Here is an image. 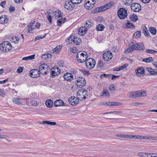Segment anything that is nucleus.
<instances>
[{
	"label": "nucleus",
	"mask_w": 157,
	"mask_h": 157,
	"mask_svg": "<svg viewBox=\"0 0 157 157\" xmlns=\"http://www.w3.org/2000/svg\"><path fill=\"white\" fill-rule=\"evenodd\" d=\"M95 60L91 58L87 59L86 61V65L87 68L91 69L94 67L95 65Z\"/></svg>",
	"instance_id": "6"
},
{
	"label": "nucleus",
	"mask_w": 157,
	"mask_h": 157,
	"mask_svg": "<svg viewBox=\"0 0 157 157\" xmlns=\"http://www.w3.org/2000/svg\"><path fill=\"white\" fill-rule=\"evenodd\" d=\"M103 57L105 61H108L112 58V53L110 51L106 52L103 54Z\"/></svg>",
	"instance_id": "10"
},
{
	"label": "nucleus",
	"mask_w": 157,
	"mask_h": 157,
	"mask_svg": "<svg viewBox=\"0 0 157 157\" xmlns=\"http://www.w3.org/2000/svg\"><path fill=\"white\" fill-rule=\"evenodd\" d=\"M136 50H143L145 49L144 44L142 42L137 43L136 44Z\"/></svg>",
	"instance_id": "16"
},
{
	"label": "nucleus",
	"mask_w": 157,
	"mask_h": 157,
	"mask_svg": "<svg viewBox=\"0 0 157 157\" xmlns=\"http://www.w3.org/2000/svg\"><path fill=\"white\" fill-rule=\"evenodd\" d=\"M108 77L109 78H110L111 75H110L106 74H102L100 75L101 78H103L104 77Z\"/></svg>",
	"instance_id": "52"
},
{
	"label": "nucleus",
	"mask_w": 157,
	"mask_h": 157,
	"mask_svg": "<svg viewBox=\"0 0 157 157\" xmlns=\"http://www.w3.org/2000/svg\"><path fill=\"white\" fill-rule=\"evenodd\" d=\"M138 155L139 156H140L143 157H147L149 155L148 153H138Z\"/></svg>",
	"instance_id": "44"
},
{
	"label": "nucleus",
	"mask_w": 157,
	"mask_h": 157,
	"mask_svg": "<svg viewBox=\"0 0 157 157\" xmlns=\"http://www.w3.org/2000/svg\"><path fill=\"white\" fill-rule=\"evenodd\" d=\"M104 64L103 63V62L102 61H101L99 62V65L98 66L100 68H102V67H103V65Z\"/></svg>",
	"instance_id": "56"
},
{
	"label": "nucleus",
	"mask_w": 157,
	"mask_h": 157,
	"mask_svg": "<svg viewBox=\"0 0 157 157\" xmlns=\"http://www.w3.org/2000/svg\"><path fill=\"white\" fill-rule=\"evenodd\" d=\"M127 11V10L124 8H120L117 11L119 17L121 19L126 18L128 15Z\"/></svg>",
	"instance_id": "4"
},
{
	"label": "nucleus",
	"mask_w": 157,
	"mask_h": 157,
	"mask_svg": "<svg viewBox=\"0 0 157 157\" xmlns=\"http://www.w3.org/2000/svg\"><path fill=\"white\" fill-rule=\"evenodd\" d=\"M8 21V19H6V16H4L0 17V23L1 24L7 23Z\"/></svg>",
	"instance_id": "27"
},
{
	"label": "nucleus",
	"mask_w": 157,
	"mask_h": 157,
	"mask_svg": "<svg viewBox=\"0 0 157 157\" xmlns=\"http://www.w3.org/2000/svg\"><path fill=\"white\" fill-rule=\"evenodd\" d=\"M65 20L66 19L65 18L58 20L57 21V25L59 26L62 23H64L65 21Z\"/></svg>",
	"instance_id": "42"
},
{
	"label": "nucleus",
	"mask_w": 157,
	"mask_h": 157,
	"mask_svg": "<svg viewBox=\"0 0 157 157\" xmlns=\"http://www.w3.org/2000/svg\"><path fill=\"white\" fill-rule=\"evenodd\" d=\"M136 44H134L132 46H131L129 48H128V49H126L125 51V53H129L132 51H133L134 49L135 50H136Z\"/></svg>",
	"instance_id": "20"
},
{
	"label": "nucleus",
	"mask_w": 157,
	"mask_h": 157,
	"mask_svg": "<svg viewBox=\"0 0 157 157\" xmlns=\"http://www.w3.org/2000/svg\"><path fill=\"white\" fill-rule=\"evenodd\" d=\"M45 104L47 107L51 108L53 105V103L52 100L48 99L46 101Z\"/></svg>",
	"instance_id": "29"
},
{
	"label": "nucleus",
	"mask_w": 157,
	"mask_h": 157,
	"mask_svg": "<svg viewBox=\"0 0 157 157\" xmlns=\"http://www.w3.org/2000/svg\"><path fill=\"white\" fill-rule=\"evenodd\" d=\"M137 94H138V98L141 97L145 96L147 95L146 92L144 91H143V90L137 91Z\"/></svg>",
	"instance_id": "28"
},
{
	"label": "nucleus",
	"mask_w": 157,
	"mask_h": 157,
	"mask_svg": "<svg viewBox=\"0 0 157 157\" xmlns=\"http://www.w3.org/2000/svg\"><path fill=\"white\" fill-rule=\"evenodd\" d=\"M146 52L147 53H151V54L154 53H155V52H157V51H155L153 50L150 49L146 50Z\"/></svg>",
	"instance_id": "48"
},
{
	"label": "nucleus",
	"mask_w": 157,
	"mask_h": 157,
	"mask_svg": "<svg viewBox=\"0 0 157 157\" xmlns=\"http://www.w3.org/2000/svg\"><path fill=\"white\" fill-rule=\"evenodd\" d=\"M126 25L128 28H133L135 27V26L130 23L129 21H128L127 23H126Z\"/></svg>",
	"instance_id": "40"
},
{
	"label": "nucleus",
	"mask_w": 157,
	"mask_h": 157,
	"mask_svg": "<svg viewBox=\"0 0 157 157\" xmlns=\"http://www.w3.org/2000/svg\"><path fill=\"white\" fill-rule=\"evenodd\" d=\"M109 95V93L106 89H104L102 91V93L101 95V96L108 97Z\"/></svg>",
	"instance_id": "31"
},
{
	"label": "nucleus",
	"mask_w": 157,
	"mask_h": 157,
	"mask_svg": "<svg viewBox=\"0 0 157 157\" xmlns=\"http://www.w3.org/2000/svg\"><path fill=\"white\" fill-rule=\"evenodd\" d=\"M141 31L139 30L135 32L134 35H136V36H138L137 37H138L139 36H140L141 35Z\"/></svg>",
	"instance_id": "54"
},
{
	"label": "nucleus",
	"mask_w": 157,
	"mask_h": 157,
	"mask_svg": "<svg viewBox=\"0 0 157 157\" xmlns=\"http://www.w3.org/2000/svg\"><path fill=\"white\" fill-rule=\"evenodd\" d=\"M48 19V20L49 22L50 23L52 22V17L49 14H48L47 16Z\"/></svg>",
	"instance_id": "59"
},
{
	"label": "nucleus",
	"mask_w": 157,
	"mask_h": 157,
	"mask_svg": "<svg viewBox=\"0 0 157 157\" xmlns=\"http://www.w3.org/2000/svg\"><path fill=\"white\" fill-rule=\"evenodd\" d=\"M91 20H88L85 22V25L84 26L86 28H90L91 27L92 22H91Z\"/></svg>",
	"instance_id": "30"
},
{
	"label": "nucleus",
	"mask_w": 157,
	"mask_h": 157,
	"mask_svg": "<svg viewBox=\"0 0 157 157\" xmlns=\"http://www.w3.org/2000/svg\"><path fill=\"white\" fill-rule=\"evenodd\" d=\"M147 69L148 72H150L151 74L155 75V70H154L151 68H147Z\"/></svg>",
	"instance_id": "43"
},
{
	"label": "nucleus",
	"mask_w": 157,
	"mask_h": 157,
	"mask_svg": "<svg viewBox=\"0 0 157 157\" xmlns=\"http://www.w3.org/2000/svg\"><path fill=\"white\" fill-rule=\"evenodd\" d=\"M142 32L146 36H147L149 34L147 28L145 26H144L143 28Z\"/></svg>",
	"instance_id": "35"
},
{
	"label": "nucleus",
	"mask_w": 157,
	"mask_h": 157,
	"mask_svg": "<svg viewBox=\"0 0 157 157\" xmlns=\"http://www.w3.org/2000/svg\"><path fill=\"white\" fill-rule=\"evenodd\" d=\"M152 136H144V139H149V140H152Z\"/></svg>",
	"instance_id": "60"
},
{
	"label": "nucleus",
	"mask_w": 157,
	"mask_h": 157,
	"mask_svg": "<svg viewBox=\"0 0 157 157\" xmlns=\"http://www.w3.org/2000/svg\"><path fill=\"white\" fill-rule=\"evenodd\" d=\"M142 61L143 62L150 63L152 62L153 61V59L152 58L149 57L147 58H144L143 59Z\"/></svg>",
	"instance_id": "38"
},
{
	"label": "nucleus",
	"mask_w": 157,
	"mask_h": 157,
	"mask_svg": "<svg viewBox=\"0 0 157 157\" xmlns=\"http://www.w3.org/2000/svg\"><path fill=\"white\" fill-rule=\"evenodd\" d=\"M53 14H55V18L56 19L60 18L61 17H62V13L59 10H57L56 11H55V13H54Z\"/></svg>",
	"instance_id": "21"
},
{
	"label": "nucleus",
	"mask_w": 157,
	"mask_h": 157,
	"mask_svg": "<svg viewBox=\"0 0 157 157\" xmlns=\"http://www.w3.org/2000/svg\"><path fill=\"white\" fill-rule=\"evenodd\" d=\"M121 113V111H111V112L105 113L104 114H109V113H114L115 114H120Z\"/></svg>",
	"instance_id": "51"
},
{
	"label": "nucleus",
	"mask_w": 157,
	"mask_h": 157,
	"mask_svg": "<svg viewBox=\"0 0 157 157\" xmlns=\"http://www.w3.org/2000/svg\"><path fill=\"white\" fill-rule=\"evenodd\" d=\"M64 79L67 81L71 82L73 79V76L71 73L67 72L63 76Z\"/></svg>",
	"instance_id": "14"
},
{
	"label": "nucleus",
	"mask_w": 157,
	"mask_h": 157,
	"mask_svg": "<svg viewBox=\"0 0 157 157\" xmlns=\"http://www.w3.org/2000/svg\"><path fill=\"white\" fill-rule=\"evenodd\" d=\"M137 91H135L131 92L129 93V97L132 98H138Z\"/></svg>",
	"instance_id": "24"
},
{
	"label": "nucleus",
	"mask_w": 157,
	"mask_h": 157,
	"mask_svg": "<svg viewBox=\"0 0 157 157\" xmlns=\"http://www.w3.org/2000/svg\"><path fill=\"white\" fill-rule=\"evenodd\" d=\"M52 55L50 54H46L43 55L42 56V58L45 59H46L48 58H51Z\"/></svg>",
	"instance_id": "37"
},
{
	"label": "nucleus",
	"mask_w": 157,
	"mask_h": 157,
	"mask_svg": "<svg viewBox=\"0 0 157 157\" xmlns=\"http://www.w3.org/2000/svg\"><path fill=\"white\" fill-rule=\"evenodd\" d=\"M39 102L37 101H36L34 100H32L30 101V104L32 106H36L38 104Z\"/></svg>",
	"instance_id": "45"
},
{
	"label": "nucleus",
	"mask_w": 157,
	"mask_h": 157,
	"mask_svg": "<svg viewBox=\"0 0 157 157\" xmlns=\"http://www.w3.org/2000/svg\"><path fill=\"white\" fill-rule=\"evenodd\" d=\"M88 30L87 28L85 26L82 27L78 30V33L80 35H84L86 33V32Z\"/></svg>",
	"instance_id": "17"
},
{
	"label": "nucleus",
	"mask_w": 157,
	"mask_h": 157,
	"mask_svg": "<svg viewBox=\"0 0 157 157\" xmlns=\"http://www.w3.org/2000/svg\"><path fill=\"white\" fill-rule=\"evenodd\" d=\"M113 6V2H109L106 4L105 6H102L101 7L103 11L111 8Z\"/></svg>",
	"instance_id": "19"
},
{
	"label": "nucleus",
	"mask_w": 157,
	"mask_h": 157,
	"mask_svg": "<svg viewBox=\"0 0 157 157\" xmlns=\"http://www.w3.org/2000/svg\"><path fill=\"white\" fill-rule=\"evenodd\" d=\"M23 70V69L22 67H19L17 69V72L18 73H20Z\"/></svg>",
	"instance_id": "63"
},
{
	"label": "nucleus",
	"mask_w": 157,
	"mask_h": 157,
	"mask_svg": "<svg viewBox=\"0 0 157 157\" xmlns=\"http://www.w3.org/2000/svg\"><path fill=\"white\" fill-rule=\"evenodd\" d=\"M5 95V91L2 89H0V96L3 98Z\"/></svg>",
	"instance_id": "49"
},
{
	"label": "nucleus",
	"mask_w": 157,
	"mask_h": 157,
	"mask_svg": "<svg viewBox=\"0 0 157 157\" xmlns=\"http://www.w3.org/2000/svg\"><path fill=\"white\" fill-rule=\"evenodd\" d=\"M144 69L142 67L137 68L135 71V72L136 75H138L139 74H143L144 73Z\"/></svg>",
	"instance_id": "22"
},
{
	"label": "nucleus",
	"mask_w": 157,
	"mask_h": 157,
	"mask_svg": "<svg viewBox=\"0 0 157 157\" xmlns=\"http://www.w3.org/2000/svg\"><path fill=\"white\" fill-rule=\"evenodd\" d=\"M87 53L86 52H78L76 56V58L78 61L80 63H82L86 61L87 59Z\"/></svg>",
	"instance_id": "2"
},
{
	"label": "nucleus",
	"mask_w": 157,
	"mask_h": 157,
	"mask_svg": "<svg viewBox=\"0 0 157 157\" xmlns=\"http://www.w3.org/2000/svg\"><path fill=\"white\" fill-rule=\"evenodd\" d=\"M106 104L107 105H108L115 106L121 105L122 104V103L118 102L109 101L107 102H106Z\"/></svg>",
	"instance_id": "23"
},
{
	"label": "nucleus",
	"mask_w": 157,
	"mask_h": 157,
	"mask_svg": "<svg viewBox=\"0 0 157 157\" xmlns=\"http://www.w3.org/2000/svg\"><path fill=\"white\" fill-rule=\"evenodd\" d=\"M49 66L46 63L42 64L39 67V73L43 75L47 74L50 71Z\"/></svg>",
	"instance_id": "5"
},
{
	"label": "nucleus",
	"mask_w": 157,
	"mask_h": 157,
	"mask_svg": "<svg viewBox=\"0 0 157 157\" xmlns=\"http://www.w3.org/2000/svg\"><path fill=\"white\" fill-rule=\"evenodd\" d=\"M35 22V21H32L31 22H30L28 25V26L29 27H31L33 26Z\"/></svg>",
	"instance_id": "62"
},
{
	"label": "nucleus",
	"mask_w": 157,
	"mask_h": 157,
	"mask_svg": "<svg viewBox=\"0 0 157 157\" xmlns=\"http://www.w3.org/2000/svg\"><path fill=\"white\" fill-rule=\"evenodd\" d=\"M109 91L112 92L113 91L115 90V89L113 86L110 85L109 87Z\"/></svg>",
	"instance_id": "58"
},
{
	"label": "nucleus",
	"mask_w": 157,
	"mask_h": 157,
	"mask_svg": "<svg viewBox=\"0 0 157 157\" xmlns=\"http://www.w3.org/2000/svg\"><path fill=\"white\" fill-rule=\"evenodd\" d=\"M62 47L60 45L57 46L56 48L53 49V52L54 53L55 52V53H58V52H59L61 49Z\"/></svg>",
	"instance_id": "34"
},
{
	"label": "nucleus",
	"mask_w": 157,
	"mask_h": 157,
	"mask_svg": "<svg viewBox=\"0 0 157 157\" xmlns=\"http://www.w3.org/2000/svg\"><path fill=\"white\" fill-rule=\"evenodd\" d=\"M105 26L101 24L97 25L96 27L97 30L98 31H102L104 29Z\"/></svg>",
	"instance_id": "33"
},
{
	"label": "nucleus",
	"mask_w": 157,
	"mask_h": 157,
	"mask_svg": "<svg viewBox=\"0 0 157 157\" xmlns=\"http://www.w3.org/2000/svg\"><path fill=\"white\" fill-rule=\"evenodd\" d=\"M6 4V2L5 1H4V2H1L0 5H1V6L2 7L4 8Z\"/></svg>",
	"instance_id": "64"
},
{
	"label": "nucleus",
	"mask_w": 157,
	"mask_h": 157,
	"mask_svg": "<svg viewBox=\"0 0 157 157\" xmlns=\"http://www.w3.org/2000/svg\"><path fill=\"white\" fill-rule=\"evenodd\" d=\"M82 73L83 74L85 75L87 74V75H88L90 74L89 71H87L86 70H84L82 71Z\"/></svg>",
	"instance_id": "61"
},
{
	"label": "nucleus",
	"mask_w": 157,
	"mask_h": 157,
	"mask_svg": "<svg viewBox=\"0 0 157 157\" xmlns=\"http://www.w3.org/2000/svg\"><path fill=\"white\" fill-rule=\"evenodd\" d=\"M117 137H120L121 138H128V135H123L120 134H117L116 135Z\"/></svg>",
	"instance_id": "46"
},
{
	"label": "nucleus",
	"mask_w": 157,
	"mask_h": 157,
	"mask_svg": "<svg viewBox=\"0 0 157 157\" xmlns=\"http://www.w3.org/2000/svg\"><path fill=\"white\" fill-rule=\"evenodd\" d=\"M29 75L31 77L35 78L39 76L40 74L39 71L36 69H33L30 71Z\"/></svg>",
	"instance_id": "13"
},
{
	"label": "nucleus",
	"mask_w": 157,
	"mask_h": 157,
	"mask_svg": "<svg viewBox=\"0 0 157 157\" xmlns=\"http://www.w3.org/2000/svg\"><path fill=\"white\" fill-rule=\"evenodd\" d=\"M82 0H72L71 2L74 5V4H79L81 2Z\"/></svg>",
	"instance_id": "50"
},
{
	"label": "nucleus",
	"mask_w": 157,
	"mask_h": 157,
	"mask_svg": "<svg viewBox=\"0 0 157 157\" xmlns=\"http://www.w3.org/2000/svg\"><path fill=\"white\" fill-rule=\"evenodd\" d=\"M102 10V8L101 7L99 8H96V9L92 10V13H97L99 12H101L103 11Z\"/></svg>",
	"instance_id": "32"
},
{
	"label": "nucleus",
	"mask_w": 157,
	"mask_h": 157,
	"mask_svg": "<svg viewBox=\"0 0 157 157\" xmlns=\"http://www.w3.org/2000/svg\"><path fill=\"white\" fill-rule=\"evenodd\" d=\"M46 36V35L45 34L43 37H41V36L40 37V36H37L35 38V41H37L38 40H40V39H42L45 37Z\"/></svg>",
	"instance_id": "53"
},
{
	"label": "nucleus",
	"mask_w": 157,
	"mask_h": 157,
	"mask_svg": "<svg viewBox=\"0 0 157 157\" xmlns=\"http://www.w3.org/2000/svg\"><path fill=\"white\" fill-rule=\"evenodd\" d=\"M75 7V5L71 1H66L64 5V7L67 10H71Z\"/></svg>",
	"instance_id": "12"
},
{
	"label": "nucleus",
	"mask_w": 157,
	"mask_h": 157,
	"mask_svg": "<svg viewBox=\"0 0 157 157\" xmlns=\"http://www.w3.org/2000/svg\"><path fill=\"white\" fill-rule=\"evenodd\" d=\"M50 70L52 77L59 75L60 73V69L57 67H54Z\"/></svg>",
	"instance_id": "11"
},
{
	"label": "nucleus",
	"mask_w": 157,
	"mask_h": 157,
	"mask_svg": "<svg viewBox=\"0 0 157 157\" xmlns=\"http://www.w3.org/2000/svg\"><path fill=\"white\" fill-rule=\"evenodd\" d=\"M68 101L70 104L73 105H76L79 102V101L77 98L75 100L68 99Z\"/></svg>",
	"instance_id": "25"
},
{
	"label": "nucleus",
	"mask_w": 157,
	"mask_h": 157,
	"mask_svg": "<svg viewBox=\"0 0 157 157\" xmlns=\"http://www.w3.org/2000/svg\"><path fill=\"white\" fill-rule=\"evenodd\" d=\"M128 66V65L127 64H123L119 67L120 69V70L123 69L125 68V67H127Z\"/></svg>",
	"instance_id": "55"
},
{
	"label": "nucleus",
	"mask_w": 157,
	"mask_h": 157,
	"mask_svg": "<svg viewBox=\"0 0 157 157\" xmlns=\"http://www.w3.org/2000/svg\"><path fill=\"white\" fill-rule=\"evenodd\" d=\"M13 102L16 104L19 105L21 104V102L19 98H13Z\"/></svg>",
	"instance_id": "36"
},
{
	"label": "nucleus",
	"mask_w": 157,
	"mask_h": 157,
	"mask_svg": "<svg viewBox=\"0 0 157 157\" xmlns=\"http://www.w3.org/2000/svg\"><path fill=\"white\" fill-rule=\"evenodd\" d=\"M11 48V45L8 41H4L0 44V50L1 51L8 52Z\"/></svg>",
	"instance_id": "3"
},
{
	"label": "nucleus",
	"mask_w": 157,
	"mask_h": 157,
	"mask_svg": "<svg viewBox=\"0 0 157 157\" xmlns=\"http://www.w3.org/2000/svg\"><path fill=\"white\" fill-rule=\"evenodd\" d=\"M64 105V102L60 99H59L55 101L54 103V105L56 107L63 106Z\"/></svg>",
	"instance_id": "18"
},
{
	"label": "nucleus",
	"mask_w": 157,
	"mask_h": 157,
	"mask_svg": "<svg viewBox=\"0 0 157 157\" xmlns=\"http://www.w3.org/2000/svg\"><path fill=\"white\" fill-rule=\"evenodd\" d=\"M45 124H50L51 125H55L56 124V123L55 122H52L49 121H45Z\"/></svg>",
	"instance_id": "47"
},
{
	"label": "nucleus",
	"mask_w": 157,
	"mask_h": 157,
	"mask_svg": "<svg viewBox=\"0 0 157 157\" xmlns=\"http://www.w3.org/2000/svg\"><path fill=\"white\" fill-rule=\"evenodd\" d=\"M95 0H86L84 7L87 10H90L93 7L95 4Z\"/></svg>",
	"instance_id": "7"
},
{
	"label": "nucleus",
	"mask_w": 157,
	"mask_h": 157,
	"mask_svg": "<svg viewBox=\"0 0 157 157\" xmlns=\"http://www.w3.org/2000/svg\"><path fill=\"white\" fill-rule=\"evenodd\" d=\"M76 84L79 87L82 88L85 86L86 83L85 78L82 77H79L76 78Z\"/></svg>",
	"instance_id": "8"
},
{
	"label": "nucleus",
	"mask_w": 157,
	"mask_h": 157,
	"mask_svg": "<svg viewBox=\"0 0 157 157\" xmlns=\"http://www.w3.org/2000/svg\"><path fill=\"white\" fill-rule=\"evenodd\" d=\"M131 8L134 12H138L141 10V7L140 4L135 3L131 4Z\"/></svg>",
	"instance_id": "9"
},
{
	"label": "nucleus",
	"mask_w": 157,
	"mask_h": 157,
	"mask_svg": "<svg viewBox=\"0 0 157 157\" xmlns=\"http://www.w3.org/2000/svg\"><path fill=\"white\" fill-rule=\"evenodd\" d=\"M129 19L131 21L136 22L138 20V17L136 14H133L130 15Z\"/></svg>",
	"instance_id": "26"
},
{
	"label": "nucleus",
	"mask_w": 157,
	"mask_h": 157,
	"mask_svg": "<svg viewBox=\"0 0 157 157\" xmlns=\"http://www.w3.org/2000/svg\"><path fill=\"white\" fill-rule=\"evenodd\" d=\"M19 40V38L18 37H16V36H13L11 39V41L12 42L16 44L17 43Z\"/></svg>",
	"instance_id": "39"
},
{
	"label": "nucleus",
	"mask_w": 157,
	"mask_h": 157,
	"mask_svg": "<svg viewBox=\"0 0 157 157\" xmlns=\"http://www.w3.org/2000/svg\"><path fill=\"white\" fill-rule=\"evenodd\" d=\"M27 58L29 60H32L34 59L35 58V55H33L29 56H27Z\"/></svg>",
	"instance_id": "57"
},
{
	"label": "nucleus",
	"mask_w": 157,
	"mask_h": 157,
	"mask_svg": "<svg viewBox=\"0 0 157 157\" xmlns=\"http://www.w3.org/2000/svg\"><path fill=\"white\" fill-rule=\"evenodd\" d=\"M149 31L153 35H155L156 33V29L154 27H151L149 29Z\"/></svg>",
	"instance_id": "41"
},
{
	"label": "nucleus",
	"mask_w": 157,
	"mask_h": 157,
	"mask_svg": "<svg viewBox=\"0 0 157 157\" xmlns=\"http://www.w3.org/2000/svg\"><path fill=\"white\" fill-rule=\"evenodd\" d=\"M71 38L73 40L74 43L76 45H79V43L81 42V40L80 38H78L76 37H75L74 36H72L71 37H70L69 40H70Z\"/></svg>",
	"instance_id": "15"
},
{
	"label": "nucleus",
	"mask_w": 157,
	"mask_h": 157,
	"mask_svg": "<svg viewBox=\"0 0 157 157\" xmlns=\"http://www.w3.org/2000/svg\"><path fill=\"white\" fill-rule=\"evenodd\" d=\"M77 99L78 101L85 100L88 96L87 91L85 89H82L79 90L77 93Z\"/></svg>",
	"instance_id": "1"
}]
</instances>
